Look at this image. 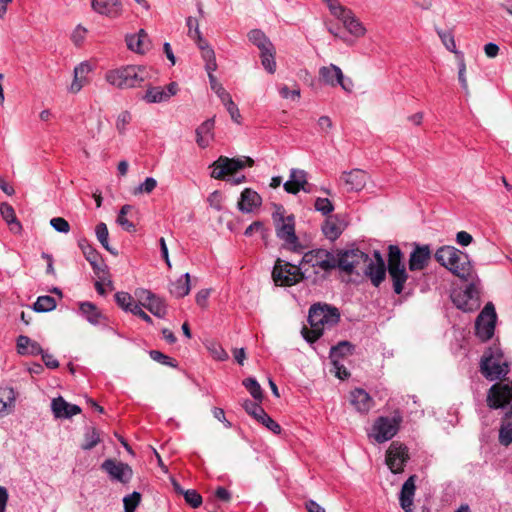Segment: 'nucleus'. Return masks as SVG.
Masks as SVG:
<instances>
[{
    "mask_svg": "<svg viewBox=\"0 0 512 512\" xmlns=\"http://www.w3.org/2000/svg\"><path fill=\"white\" fill-rule=\"evenodd\" d=\"M340 320L339 310L328 304L317 303L310 307L308 322L311 326L308 329L304 326L301 334L309 342H315L323 333L325 327H332Z\"/></svg>",
    "mask_w": 512,
    "mask_h": 512,
    "instance_id": "obj_1",
    "label": "nucleus"
},
{
    "mask_svg": "<svg viewBox=\"0 0 512 512\" xmlns=\"http://www.w3.org/2000/svg\"><path fill=\"white\" fill-rule=\"evenodd\" d=\"M276 236L283 242L282 248L294 253H302L304 246L295 232V217L287 215L283 206H276L272 214Z\"/></svg>",
    "mask_w": 512,
    "mask_h": 512,
    "instance_id": "obj_2",
    "label": "nucleus"
},
{
    "mask_svg": "<svg viewBox=\"0 0 512 512\" xmlns=\"http://www.w3.org/2000/svg\"><path fill=\"white\" fill-rule=\"evenodd\" d=\"M436 261L460 279H472L473 269L466 253L453 246L440 247L435 253Z\"/></svg>",
    "mask_w": 512,
    "mask_h": 512,
    "instance_id": "obj_3",
    "label": "nucleus"
},
{
    "mask_svg": "<svg viewBox=\"0 0 512 512\" xmlns=\"http://www.w3.org/2000/svg\"><path fill=\"white\" fill-rule=\"evenodd\" d=\"M145 68L135 65H127L109 70L105 74L106 81L119 89H128L140 86L145 80Z\"/></svg>",
    "mask_w": 512,
    "mask_h": 512,
    "instance_id": "obj_4",
    "label": "nucleus"
},
{
    "mask_svg": "<svg viewBox=\"0 0 512 512\" xmlns=\"http://www.w3.org/2000/svg\"><path fill=\"white\" fill-rule=\"evenodd\" d=\"M272 278L278 286H293L304 279H309V268L293 265L282 259H277L272 271Z\"/></svg>",
    "mask_w": 512,
    "mask_h": 512,
    "instance_id": "obj_5",
    "label": "nucleus"
},
{
    "mask_svg": "<svg viewBox=\"0 0 512 512\" xmlns=\"http://www.w3.org/2000/svg\"><path fill=\"white\" fill-rule=\"evenodd\" d=\"M300 265L302 268H309L310 278L312 274L315 275V283L320 272L327 273L335 269V255L326 249H313L304 253Z\"/></svg>",
    "mask_w": 512,
    "mask_h": 512,
    "instance_id": "obj_6",
    "label": "nucleus"
},
{
    "mask_svg": "<svg viewBox=\"0 0 512 512\" xmlns=\"http://www.w3.org/2000/svg\"><path fill=\"white\" fill-rule=\"evenodd\" d=\"M480 368L482 374L493 381L508 374L509 363L499 348H489L482 357Z\"/></svg>",
    "mask_w": 512,
    "mask_h": 512,
    "instance_id": "obj_7",
    "label": "nucleus"
},
{
    "mask_svg": "<svg viewBox=\"0 0 512 512\" xmlns=\"http://www.w3.org/2000/svg\"><path fill=\"white\" fill-rule=\"evenodd\" d=\"M368 255L359 249L340 250L335 255V268L347 274L361 276V270L366 265Z\"/></svg>",
    "mask_w": 512,
    "mask_h": 512,
    "instance_id": "obj_8",
    "label": "nucleus"
},
{
    "mask_svg": "<svg viewBox=\"0 0 512 512\" xmlns=\"http://www.w3.org/2000/svg\"><path fill=\"white\" fill-rule=\"evenodd\" d=\"M254 160L250 157L228 158L220 156L213 164L211 177L215 179H224L227 175H232L243 169L245 166L252 167Z\"/></svg>",
    "mask_w": 512,
    "mask_h": 512,
    "instance_id": "obj_9",
    "label": "nucleus"
},
{
    "mask_svg": "<svg viewBox=\"0 0 512 512\" xmlns=\"http://www.w3.org/2000/svg\"><path fill=\"white\" fill-rule=\"evenodd\" d=\"M402 416L399 413L392 417L381 416L377 418L373 425V437L376 442L383 443L392 439L398 432Z\"/></svg>",
    "mask_w": 512,
    "mask_h": 512,
    "instance_id": "obj_10",
    "label": "nucleus"
},
{
    "mask_svg": "<svg viewBox=\"0 0 512 512\" xmlns=\"http://www.w3.org/2000/svg\"><path fill=\"white\" fill-rule=\"evenodd\" d=\"M496 311L492 303H487L476 319L475 328L477 336L483 340H489L495 330Z\"/></svg>",
    "mask_w": 512,
    "mask_h": 512,
    "instance_id": "obj_11",
    "label": "nucleus"
},
{
    "mask_svg": "<svg viewBox=\"0 0 512 512\" xmlns=\"http://www.w3.org/2000/svg\"><path fill=\"white\" fill-rule=\"evenodd\" d=\"M319 79L326 85L335 87L337 85L350 93L353 89V82L351 79H345L344 74L340 67L330 64L328 66H322L319 69Z\"/></svg>",
    "mask_w": 512,
    "mask_h": 512,
    "instance_id": "obj_12",
    "label": "nucleus"
},
{
    "mask_svg": "<svg viewBox=\"0 0 512 512\" xmlns=\"http://www.w3.org/2000/svg\"><path fill=\"white\" fill-rule=\"evenodd\" d=\"M409 459L406 446L392 442L386 452V464L394 474L404 471V466Z\"/></svg>",
    "mask_w": 512,
    "mask_h": 512,
    "instance_id": "obj_13",
    "label": "nucleus"
},
{
    "mask_svg": "<svg viewBox=\"0 0 512 512\" xmlns=\"http://www.w3.org/2000/svg\"><path fill=\"white\" fill-rule=\"evenodd\" d=\"M374 256V260L369 258V256L367 257L366 265L361 270V275L368 277L372 284L378 287L384 281L387 269L380 253L375 251Z\"/></svg>",
    "mask_w": 512,
    "mask_h": 512,
    "instance_id": "obj_14",
    "label": "nucleus"
},
{
    "mask_svg": "<svg viewBox=\"0 0 512 512\" xmlns=\"http://www.w3.org/2000/svg\"><path fill=\"white\" fill-rule=\"evenodd\" d=\"M101 469L109 475L111 480L123 484L128 483L133 476V470L128 464L114 459H106L101 464Z\"/></svg>",
    "mask_w": 512,
    "mask_h": 512,
    "instance_id": "obj_15",
    "label": "nucleus"
},
{
    "mask_svg": "<svg viewBox=\"0 0 512 512\" xmlns=\"http://www.w3.org/2000/svg\"><path fill=\"white\" fill-rule=\"evenodd\" d=\"M135 296L139 300L140 304L148 309L154 316L159 318L165 317L167 313V306L164 300L145 289L136 290Z\"/></svg>",
    "mask_w": 512,
    "mask_h": 512,
    "instance_id": "obj_16",
    "label": "nucleus"
},
{
    "mask_svg": "<svg viewBox=\"0 0 512 512\" xmlns=\"http://www.w3.org/2000/svg\"><path fill=\"white\" fill-rule=\"evenodd\" d=\"M512 400V385L509 383H496L490 389L487 396L489 407L498 409Z\"/></svg>",
    "mask_w": 512,
    "mask_h": 512,
    "instance_id": "obj_17",
    "label": "nucleus"
},
{
    "mask_svg": "<svg viewBox=\"0 0 512 512\" xmlns=\"http://www.w3.org/2000/svg\"><path fill=\"white\" fill-rule=\"evenodd\" d=\"M243 407L249 415L253 416L258 422L264 425L271 432L274 434L281 433L280 425L274 421L258 403L246 400L243 404Z\"/></svg>",
    "mask_w": 512,
    "mask_h": 512,
    "instance_id": "obj_18",
    "label": "nucleus"
},
{
    "mask_svg": "<svg viewBox=\"0 0 512 512\" xmlns=\"http://www.w3.org/2000/svg\"><path fill=\"white\" fill-rule=\"evenodd\" d=\"M453 302L457 308L464 312H471L478 308V291L476 286L471 283L463 292L453 296Z\"/></svg>",
    "mask_w": 512,
    "mask_h": 512,
    "instance_id": "obj_19",
    "label": "nucleus"
},
{
    "mask_svg": "<svg viewBox=\"0 0 512 512\" xmlns=\"http://www.w3.org/2000/svg\"><path fill=\"white\" fill-rule=\"evenodd\" d=\"M177 90L178 88L175 82H171L166 88L151 86L146 90L142 99L147 103L164 102L174 96L177 93Z\"/></svg>",
    "mask_w": 512,
    "mask_h": 512,
    "instance_id": "obj_20",
    "label": "nucleus"
},
{
    "mask_svg": "<svg viewBox=\"0 0 512 512\" xmlns=\"http://www.w3.org/2000/svg\"><path fill=\"white\" fill-rule=\"evenodd\" d=\"M91 7L96 13L110 19L119 18L123 12L120 0H91Z\"/></svg>",
    "mask_w": 512,
    "mask_h": 512,
    "instance_id": "obj_21",
    "label": "nucleus"
},
{
    "mask_svg": "<svg viewBox=\"0 0 512 512\" xmlns=\"http://www.w3.org/2000/svg\"><path fill=\"white\" fill-rule=\"evenodd\" d=\"M431 259V250L429 245L415 244L414 250L411 252L409 257V269L410 271L423 270Z\"/></svg>",
    "mask_w": 512,
    "mask_h": 512,
    "instance_id": "obj_22",
    "label": "nucleus"
},
{
    "mask_svg": "<svg viewBox=\"0 0 512 512\" xmlns=\"http://www.w3.org/2000/svg\"><path fill=\"white\" fill-rule=\"evenodd\" d=\"M125 41L128 49L138 54H145L151 49L150 38L144 29H140L136 34L127 35Z\"/></svg>",
    "mask_w": 512,
    "mask_h": 512,
    "instance_id": "obj_23",
    "label": "nucleus"
},
{
    "mask_svg": "<svg viewBox=\"0 0 512 512\" xmlns=\"http://www.w3.org/2000/svg\"><path fill=\"white\" fill-rule=\"evenodd\" d=\"M341 180L347 187V191H361L368 180V175L361 169H352L349 172H343Z\"/></svg>",
    "mask_w": 512,
    "mask_h": 512,
    "instance_id": "obj_24",
    "label": "nucleus"
},
{
    "mask_svg": "<svg viewBox=\"0 0 512 512\" xmlns=\"http://www.w3.org/2000/svg\"><path fill=\"white\" fill-rule=\"evenodd\" d=\"M338 19L343 23L345 29L354 37L360 38L366 34V28L349 8L343 12Z\"/></svg>",
    "mask_w": 512,
    "mask_h": 512,
    "instance_id": "obj_25",
    "label": "nucleus"
},
{
    "mask_svg": "<svg viewBox=\"0 0 512 512\" xmlns=\"http://www.w3.org/2000/svg\"><path fill=\"white\" fill-rule=\"evenodd\" d=\"M262 204L261 196L254 190L250 188H245L241 195L240 200L238 202V209L244 213H250L255 208L260 207Z\"/></svg>",
    "mask_w": 512,
    "mask_h": 512,
    "instance_id": "obj_26",
    "label": "nucleus"
},
{
    "mask_svg": "<svg viewBox=\"0 0 512 512\" xmlns=\"http://www.w3.org/2000/svg\"><path fill=\"white\" fill-rule=\"evenodd\" d=\"M51 409L56 418H70L81 412L78 405L70 404L62 397H57L52 400Z\"/></svg>",
    "mask_w": 512,
    "mask_h": 512,
    "instance_id": "obj_27",
    "label": "nucleus"
},
{
    "mask_svg": "<svg viewBox=\"0 0 512 512\" xmlns=\"http://www.w3.org/2000/svg\"><path fill=\"white\" fill-rule=\"evenodd\" d=\"M17 392L8 386H0V416L11 414L15 409Z\"/></svg>",
    "mask_w": 512,
    "mask_h": 512,
    "instance_id": "obj_28",
    "label": "nucleus"
},
{
    "mask_svg": "<svg viewBox=\"0 0 512 512\" xmlns=\"http://www.w3.org/2000/svg\"><path fill=\"white\" fill-rule=\"evenodd\" d=\"M415 479V475L410 476L404 482L400 492V506L405 512H412L413 497L416 490Z\"/></svg>",
    "mask_w": 512,
    "mask_h": 512,
    "instance_id": "obj_29",
    "label": "nucleus"
},
{
    "mask_svg": "<svg viewBox=\"0 0 512 512\" xmlns=\"http://www.w3.org/2000/svg\"><path fill=\"white\" fill-rule=\"evenodd\" d=\"M214 118L207 119L204 121L195 131L196 143L200 148H206L210 145L214 139Z\"/></svg>",
    "mask_w": 512,
    "mask_h": 512,
    "instance_id": "obj_30",
    "label": "nucleus"
},
{
    "mask_svg": "<svg viewBox=\"0 0 512 512\" xmlns=\"http://www.w3.org/2000/svg\"><path fill=\"white\" fill-rule=\"evenodd\" d=\"M350 402L358 412L367 413L374 404L371 396L363 389H355L350 393Z\"/></svg>",
    "mask_w": 512,
    "mask_h": 512,
    "instance_id": "obj_31",
    "label": "nucleus"
},
{
    "mask_svg": "<svg viewBox=\"0 0 512 512\" xmlns=\"http://www.w3.org/2000/svg\"><path fill=\"white\" fill-rule=\"evenodd\" d=\"M78 244L85 259L90 263L94 272L99 274V272L102 271V260L100 254L89 244L86 239L80 240Z\"/></svg>",
    "mask_w": 512,
    "mask_h": 512,
    "instance_id": "obj_32",
    "label": "nucleus"
},
{
    "mask_svg": "<svg viewBox=\"0 0 512 512\" xmlns=\"http://www.w3.org/2000/svg\"><path fill=\"white\" fill-rule=\"evenodd\" d=\"M16 347L17 352L20 355L35 356L43 352V349L38 342L30 339L28 336L25 335L18 336L16 341Z\"/></svg>",
    "mask_w": 512,
    "mask_h": 512,
    "instance_id": "obj_33",
    "label": "nucleus"
},
{
    "mask_svg": "<svg viewBox=\"0 0 512 512\" xmlns=\"http://www.w3.org/2000/svg\"><path fill=\"white\" fill-rule=\"evenodd\" d=\"M389 277L392 281L393 290L396 294H401L404 290V284L408 279V274L405 266L401 267H387Z\"/></svg>",
    "mask_w": 512,
    "mask_h": 512,
    "instance_id": "obj_34",
    "label": "nucleus"
},
{
    "mask_svg": "<svg viewBox=\"0 0 512 512\" xmlns=\"http://www.w3.org/2000/svg\"><path fill=\"white\" fill-rule=\"evenodd\" d=\"M0 213L2 218L8 224L10 231L14 234H20L22 231V225L16 218L14 208L8 203H2L0 205Z\"/></svg>",
    "mask_w": 512,
    "mask_h": 512,
    "instance_id": "obj_35",
    "label": "nucleus"
},
{
    "mask_svg": "<svg viewBox=\"0 0 512 512\" xmlns=\"http://www.w3.org/2000/svg\"><path fill=\"white\" fill-rule=\"evenodd\" d=\"M90 71V67L86 63H81L74 68V79L69 86V92L78 93L87 83L86 75Z\"/></svg>",
    "mask_w": 512,
    "mask_h": 512,
    "instance_id": "obj_36",
    "label": "nucleus"
},
{
    "mask_svg": "<svg viewBox=\"0 0 512 512\" xmlns=\"http://www.w3.org/2000/svg\"><path fill=\"white\" fill-rule=\"evenodd\" d=\"M499 442L504 446L512 443V404L503 417L499 430Z\"/></svg>",
    "mask_w": 512,
    "mask_h": 512,
    "instance_id": "obj_37",
    "label": "nucleus"
},
{
    "mask_svg": "<svg viewBox=\"0 0 512 512\" xmlns=\"http://www.w3.org/2000/svg\"><path fill=\"white\" fill-rule=\"evenodd\" d=\"M170 293L176 298H182L190 292V274L185 273L170 284Z\"/></svg>",
    "mask_w": 512,
    "mask_h": 512,
    "instance_id": "obj_38",
    "label": "nucleus"
},
{
    "mask_svg": "<svg viewBox=\"0 0 512 512\" xmlns=\"http://www.w3.org/2000/svg\"><path fill=\"white\" fill-rule=\"evenodd\" d=\"M80 311L82 315L86 318V320L93 324L97 325L100 323V320L102 318V313L99 311V309L91 302H82L80 303Z\"/></svg>",
    "mask_w": 512,
    "mask_h": 512,
    "instance_id": "obj_39",
    "label": "nucleus"
},
{
    "mask_svg": "<svg viewBox=\"0 0 512 512\" xmlns=\"http://www.w3.org/2000/svg\"><path fill=\"white\" fill-rule=\"evenodd\" d=\"M248 39L261 51H264L272 46L269 38L259 29L251 30L248 33Z\"/></svg>",
    "mask_w": 512,
    "mask_h": 512,
    "instance_id": "obj_40",
    "label": "nucleus"
},
{
    "mask_svg": "<svg viewBox=\"0 0 512 512\" xmlns=\"http://www.w3.org/2000/svg\"><path fill=\"white\" fill-rule=\"evenodd\" d=\"M198 45L202 51V57L206 62L205 67L207 72H214L217 69L214 50L211 47H209L203 40L201 42H198Z\"/></svg>",
    "mask_w": 512,
    "mask_h": 512,
    "instance_id": "obj_41",
    "label": "nucleus"
},
{
    "mask_svg": "<svg viewBox=\"0 0 512 512\" xmlns=\"http://www.w3.org/2000/svg\"><path fill=\"white\" fill-rule=\"evenodd\" d=\"M275 54L276 51L274 46L260 52L261 64L270 74H273L276 71Z\"/></svg>",
    "mask_w": 512,
    "mask_h": 512,
    "instance_id": "obj_42",
    "label": "nucleus"
},
{
    "mask_svg": "<svg viewBox=\"0 0 512 512\" xmlns=\"http://www.w3.org/2000/svg\"><path fill=\"white\" fill-rule=\"evenodd\" d=\"M354 346L348 341H341L336 346H333L330 351L331 360H339L345 356L351 355Z\"/></svg>",
    "mask_w": 512,
    "mask_h": 512,
    "instance_id": "obj_43",
    "label": "nucleus"
},
{
    "mask_svg": "<svg viewBox=\"0 0 512 512\" xmlns=\"http://www.w3.org/2000/svg\"><path fill=\"white\" fill-rule=\"evenodd\" d=\"M55 307V299L48 295L39 296L33 305V308L36 312H49L55 309Z\"/></svg>",
    "mask_w": 512,
    "mask_h": 512,
    "instance_id": "obj_44",
    "label": "nucleus"
},
{
    "mask_svg": "<svg viewBox=\"0 0 512 512\" xmlns=\"http://www.w3.org/2000/svg\"><path fill=\"white\" fill-rule=\"evenodd\" d=\"M95 233H96V237H97L98 241L101 243V245L107 251H109L110 253L116 255L117 252L113 251L112 248L109 245V241H108L109 232H108L107 225L105 223H102V222L97 224V226L95 228Z\"/></svg>",
    "mask_w": 512,
    "mask_h": 512,
    "instance_id": "obj_45",
    "label": "nucleus"
},
{
    "mask_svg": "<svg viewBox=\"0 0 512 512\" xmlns=\"http://www.w3.org/2000/svg\"><path fill=\"white\" fill-rule=\"evenodd\" d=\"M132 210L131 205H124L121 207L118 217H117V223L126 231H135V225L129 221L126 217V215Z\"/></svg>",
    "mask_w": 512,
    "mask_h": 512,
    "instance_id": "obj_46",
    "label": "nucleus"
},
{
    "mask_svg": "<svg viewBox=\"0 0 512 512\" xmlns=\"http://www.w3.org/2000/svg\"><path fill=\"white\" fill-rule=\"evenodd\" d=\"M322 230L326 238L332 241L336 240L342 234L341 226L335 221H326Z\"/></svg>",
    "mask_w": 512,
    "mask_h": 512,
    "instance_id": "obj_47",
    "label": "nucleus"
},
{
    "mask_svg": "<svg viewBox=\"0 0 512 512\" xmlns=\"http://www.w3.org/2000/svg\"><path fill=\"white\" fill-rule=\"evenodd\" d=\"M405 266L402 262V252L397 245L389 246L388 253V266L387 267H401Z\"/></svg>",
    "mask_w": 512,
    "mask_h": 512,
    "instance_id": "obj_48",
    "label": "nucleus"
},
{
    "mask_svg": "<svg viewBox=\"0 0 512 512\" xmlns=\"http://www.w3.org/2000/svg\"><path fill=\"white\" fill-rule=\"evenodd\" d=\"M243 385L250 392L251 396L261 402L263 399L262 389L254 378H247L243 381Z\"/></svg>",
    "mask_w": 512,
    "mask_h": 512,
    "instance_id": "obj_49",
    "label": "nucleus"
},
{
    "mask_svg": "<svg viewBox=\"0 0 512 512\" xmlns=\"http://www.w3.org/2000/svg\"><path fill=\"white\" fill-rule=\"evenodd\" d=\"M457 59H458V67H459L458 80L460 82L462 89L465 91L466 94H468L469 88H468V82H467V78H466V64H465L463 53H458Z\"/></svg>",
    "mask_w": 512,
    "mask_h": 512,
    "instance_id": "obj_50",
    "label": "nucleus"
},
{
    "mask_svg": "<svg viewBox=\"0 0 512 512\" xmlns=\"http://www.w3.org/2000/svg\"><path fill=\"white\" fill-rule=\"evenodd\" d=\"M208 77L212 90L217 94L222 103L231 98V95L224 89V87L220 83H218L215 76L213 75V72L208 73Z\"/></svg>",
    "mask_w": 512,
    "mask_h": 512,
    "instance_id": "obj_51",
    "label": "nucleus"
},
{
    "mask_svg": "<svg viewBox=\"0 0 512 512\" xmlns=\"http://www.w3.org/2000/svg\"><path fill=\"white\" fill-rule=\"evenodd\" d=\"M141 501V494L134 491L123 498L124 512H134Z\"/></svg>",
    "mask_w": 512,
    "mask_h": 512,
    "instance_id": "obj_52",
    "label": "nucleus"
},
{
    "mask_svg": "<svg viewBox=\"0 0 512 512\" xmlns=\"http://www.w3.org/2000/svg\"><path fill=\"white\" fill-rule=\"evenodd\" d=\"M115 301L119 307H121L124 311H128L132 305L136 302L134 298L127 292H117L115 294Z\"/></svg>",
    "mask_w": 512,
    "mask_h": 512,
    "instance_id": "obj_53",
    "label": "nucleus"
},
{
    "mask_svg": "<svg viewBox=\"0 0 512 512\" xmlns=\"http://www.w3.org/2000/svg\"><path fill=\"white\" fill-rule=\"evenodd\" d=\"M255 232L259 233L263 239H266L269 235L268 230L264 227V224L261 221H254L252 224H250L245 232V236H252Z\"/></svg>",
    "mask_w": 512,
    "mask_h": 512,
    "instance_id": "obj_54",
    "label": "nucleus"
},
{
    "mask_svg": "<svg viewBox=\"0 0 512 512\" xmlns=\"http://www.w3.org/2000/svg\"><path fill=\"white\" fill-rule=\"evenodd\" d=\"M438 35L441 38L444 46L458 57V53L461 52L456 50V44L453 34L451 32L439 31Z\"/></svg>",
    "mask_w": 512,
    "mask_h": 512,
    "instance_id": "obj_55",
    "label": "nucleus"
},
{
    "mask_svg": "<svg viewBox=\"0 0 512 512\" xmlns=\"http://www.w3.org/2000/svg\"><path fill=\"white\" fill-rule=\"evenodd\" d=\"M183 497L192 508H198L202 504V496L194 489L186 490Z\"/></svg>",
    "mask_w": 512,
    "mask_h": 512,
    "instance_id": "obj_56",
    "label": "nucleus"
},
{
    "mask_svg": "<svg viewBox=\"0 0 512 512\" xmlns=\"http://www.w3.org/2000/svg\"><path fill=\"white\" fill-rule=\"evenodd\" d=\"M187 27H188V35L194 40H197V42L202 41L201 33L199 30V24L198 20L193 17H188L186 20Z\"/></svg>",
    "mask_w": 512,
    "mask_h": 512,
    "instance_id": "obj_57",
    "label": "nucleus"
},
{
    "mask_svg": "<svg viewBox=\"0 0 512 512\" xmlns=\"http://www.w3.org/2000/svg\"><path fill=\"white\" fill-rule=\"evenodd\" d=\"M100 441L98 432L95 429H91L85 434V440L82 444L83 450H90L95 447Z\"/></svg>",
    "mask_w": 512,
    "mask_h": 512,
    "instance_id": "obj_58",
    "label": "nucleus"
},
{
    "mask_svg": "<svg viewBox=\"0 0 512 512\" xmlns=\"http://www.w3.org/2000/svg\"><path fill=\"white\" fill-rule=\"evenodd\" d=\"M208 350L213 356L214 359L218 361H225L228 359V353L224 350V348L218 343H211L208 346Z\"/></svg>",
    "mask_w": 512,
    "mask_h": 512,
    "instance_id": "obj_59",
    "label": "nucleus"
},
{
    "mask_svg": "<svg viewBox=\"0 0 512 512\" xmlns=\"http://www.w3.org/2000/svg\"><path fill=\"white\" fill-rule=\"evenodd\" d=\"M157 186V181L153 177H147L134 191V194L151 193Z\"/></svg>",
    "mask_w": 512,
    "mask_h": 512,
    "instance_id": "obj_60",
    "label": "nucleus"
},
{
    "mask_svg": "<svg viewBox=\"0 0 512 512\" xmlns=\"http://www.w3.org/2000/svg\"><path fill=\"white\" fill-rule=\"evenodd\" d=\"M223 105L226 107L228 113L230 114L231 119L237 123H241V114L237 107V105L233 102L232 97L229 98L227 101L223 102Z\"/></svg>",
    "mask_w": 512,
    "mask_h": 512,
    "instance_id": "obj_61",
    "label": "nucleus"
},
{
    "mask_svg": "<svg viewBox=\"0 0 512 512\" xmlns=\"http://www.w3.org/2000/svg\"><path fill=\"white\" fill-rule=\"evenodd\" d=\"M149 354H150V357L157 362H160L167 366L176 367L175 359L163 354L162 352H160L158 350H151Z\"/></svg>",
    "mask_w": 512,
    "mask_h": 512,
    "instance_id": "obj_62",
    "label": "nucleus"
},
{
    "mask_svg": "<svg viewBox=\"0 0 512 512\" xmlns=\"http://www.w3.org/2000/svg\"><path fill=\"white\" fill-rule=\"evenodd\" d=\"M315 209L323 215H327L333 211L334 207L328 198H317L315 201Z\"/></svg>",
    "mask_w": 512,
    "mask_h": 512,
    "instance_id": "obj_63",
    "label": "nucleus"
},
{
    "mask_svg": "<svg viewBox=\"0 0 512 512\" xmlns=\"http://www.w3.org/2000/svg\"><path fill=\"white\" fill-rule=\"evenodd\" d=\"M50 225L60 233H68L70 231V225L67 220L62 217H54L50 220Z\"/></svg>",
    "mask_w": 512,
    "mask_h": 512,
    "instance_id": "obj_64",
    "label": "nucleus"
}]
</instances>
